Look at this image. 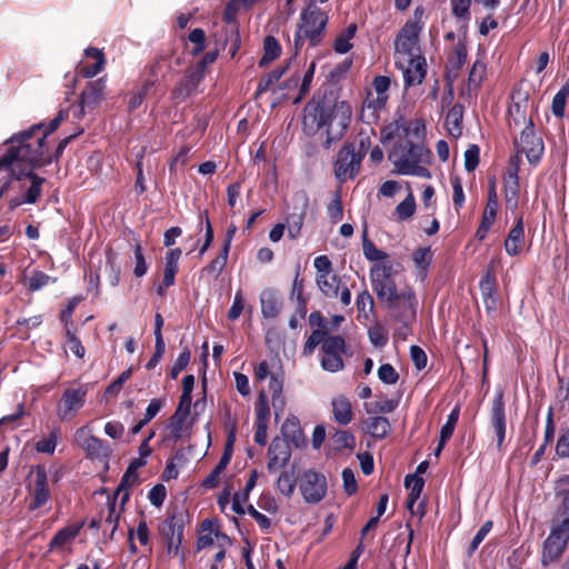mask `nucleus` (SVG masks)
I'll return each mask as SVG.
<instances>
[{
    "label": "nucleus",
    "mask_w": 569,
    "mask_h": 569,
    "mask_svg": "<svg viewBox=\"0 0 569 569\" xmlns=\"http://www.w3.org/2000/svg\"><path fill=\"white\" fill-rule=\"evenodd\" d=\"M361 158L352 147H345L337 156L335 174L340 181L353 179L360 168Z\"/></svg>",
    "instance_id": "nucleus-15"
},
{
    "label": "nucleus",
    "mask_w": 569,
    "mask_h": 569,
    "mask_svg": "<svg viewBox=\"0 0 569 569\" xmlns=\"http://www.w3.org/2000/svg\"><path fill=\"white\" fill-rule=\"evenodd\" d=\"M79 526H70L62 530H60L51 541V548L62 547L69 541H71L79 532Z\"/></svg>",
    "instance_id": "nucleus-47"
},
{
    "label": "nucleus",
    "mask_w": 569,
    "mask_h": 569,
    "mask_svg": "<svg viewBox=\"0 0 569 569\" xmlns=\"http://www.w3.org/2000/svg\"><path fill=\"white\" fill-rule=\"evenodd\" d=\"M261 315L266 320H273L281 310V300L279 295L271 289H264L260 293Z\"/></svg>",
    "instance_id": "nucleus-27"
},
{
    "label": "nucleus",
    "mask_w": 569,
    "mask_h": 569,
    "mask_svg": "<svg viewBox=\"0 0 569 569\" xmlns=\"http://www.w3.org/2000/svg\"><path fill=\"white\" fill-rule=\"evenodd\" d=\"M288 68L289 62L286 61L281 67L274 69L272 72L267 74L266 78L261 80L258 87V92L261 93L266 91L269 88V86L277 82L282 77V74L288 70Z\"/></svg>",
    "instance_id": "nucleus-52"
},
{
    "label": "nucleus",
    "mask_w": 569,
    "mask_h": 569,
    "mask_svg": "<svg viewBox=\"0 0 569 569\" xmlns=\"http://www.w3.org/2000/svg\"><path fill=\"white\" fill-rule=\"evenodd\" d=\"M182 251L180 248L168 250L164 257V270L162 283L158 287V293L163 295L164 290L174 283V277L178 272L179 260Z\"/></svg>",
    "instance_id": "nucleus-26"
},
{
    "label": "nucleus",
    "mask_w": 569,
    "mask_h": 569,
    "mask_svg": "<svg viewBox=\"0 0 569 569\" xmlns=\"http://www.w3.org/2000/svg\"><path fill=\"white\" fill-rule=\"evenodd\" d=\"M536 102L531 98V89L528 84L520 83L511 94L509 106L510 121L518 128L532 124L531 114Z\"/></svg>",
    "instance_id": "nucleus-8"
},
{
    "label": "nucleus",
    "mask_w": 569,
    "mask_h": 569,
    "mask_svg": "<svg viewBox=\"0 0 569 569\" xmlns=\"http://www.w3.org/2000/svg\"><path fill=\"white\" fill-rule=\"evenodd\" d=\"M520 166L519 154H515L509 159L507 172L505 174V200L508 208L511 210L518 207L519 196V180L518 171Z\"/></svg>",
    "instance_id": "nucleus-20"
},
{
    "label": "nucleus",
    "mask_w": 569,
    "mask_h": 569,
    "mask_svg": "<svg viewBox=\"0 0 569 569\" xmlns=\"http://www.w3.org/2000/svg\"><path fill=\"white\" fill-rule=\"evenodd\" d=\"M398 406V401L389 398H379L365 405L368 415L389 413Z\"/></svg>",
    "instance_id": "nucleus-37"
},
{
    "label": "nucleus",
    "mask_w": 569,
    "mask_h": 569,
    "mask_svg": "<svg viewBox=\"0 0 569 569\" xmlns=\"http://www.w3.org/2000/svg\"><path fill=\"white\" fill-rule=\"evenodd\" d=\"M416 268L425 273L432 260V252L429 247L419 248L412 256Z\"/></svg>",
    "instance_id": "nucleus-49"
},
{
    "label": "nucleus",
    "mask_w": 569,
    "mask_h": 569,
    "mask_svg": "<svg viewBox=\"0 0 569 569\" xmlns=\"http://www.w3.org/2000/svg\"><path fill=\"white\" fill-rule=\"evenodd\" d=\"M391 80L386 76H377L372 80L371 87L367 90L363 101V110H371L373 113L386 108L389 99V88Z\"/></svg>",
    "instance_id": "nucleus-12"
},
{
    "label": "nucleus",
    "mask_w": 569,
    "mask_h": 569,
    "mask_svg": "<svg viewBox=\"0 0 569 569\" xmlns=\"http://www.w3.org/2000/svg\"><path fill=\"white\" fill-rule=\"evenodd\" d=\"M569 98V81L566 82L555 94L551 103V112L553 116L561 118L565 113V107Z\"/></svg>",
    "instance_id": "nucleus-40"
},
{
    "label": "nucleus",
    "mask_w": 569,
    "mask_h": 569,
    "mask_svg": "<svg viewBox=\"0 0 569 569\" xmlns=\"http://www.w3.org/2000/svg\"><path fill=\"white\" fill-rule=\"evenodd\" d=\"M291 458L290 446L287 440L276 438L272 440L268 449V470L269 472H277L284 468Z\"/></svg>",
    "instance_id": "nucleus-22"
},
{
    "label": "nucleus",
    "mask_w": 569,
    "mask_h": 569,
    "mask_svg": "<svg viewBox=\"0 0 569 569\" xmlns=\"http://www.w3.org/2000/svg\"><path fill=\"white\" fill-rule=\"evenodd\" d=\"M485 77V66L482 63L476 62L472 66V69L469 73V87L477 88L480 86L482 79Z\"/></svg>",
    "instance_id": "nucleus-64"
},
{
    "label": "nucleus",
    "mask_w": 569,
    "mask_h": 569,
    "mask_svg": "<svg viewBox=\"0 0 569 569\" xmlns=\"http://www.w3.org/2000/svg\"><path fill=\"white\" fill-rule=\"evenodd\" d=\"M558 496L561 498V505L559 508L561 525H569V488L559 489Z\"/></svg>",
    "instance_id": "nucleus-59"
},
{
    "label": "nucleus",
    "mask_w": 569,
    "mask_h": 569,
    "mask_svg": "<svg viewBox=\"0 0 569 569\" xmlns=\"http://www.w3.org/2000/svg\"><path fill=\"white\" fill-rule=\"evenodd\" d=\"M352 109L346 101L309 102L303 111V128L308 133L323 129L328 141L342 137L351 120Z\"/></svg>",
    "instance_id": "nucleus-3"
},
{
    "label": "nucleus",
    "mask_w": 569,
    "mask_h": 569,
    "mask_svg": "<svg viewBox=\"0 0 569 569\" xmlns=\"http://www.w3.org/2000/svg\"><path fill=\"white\" fill-rule=\"evenodd\" d=\"M87 391L83 388L67 389L57 408V415L60 420L72 419L82 408Z\"/></svg>",
    "instance_id": "nucleus-16"
},
{
    "label": "nucleus",
    "mask_w": 569,
    "mask_h": 569,
    "mask_svg": "<svg viewBox=\"0 0 569 569\" xmlns=\"http://www.w3.org/2000/svg\"><path fill=\"white\" fill-rule=\"evenodd\" d=\"M190 361V352L188 350L182 351L174 363L171 367L170 376L174 379L178 375L188 366Z\"/></svg>",
    "instance_id": "nucleus-63"
},
{
    "label": "nucleus",
    "mask_w": 569,
    "mask_h": 569,
    "mask_svg": "<svg viewBox=\"0 0 569 569\" xmlns=\"http://www.w3.org/2000/svg\"><path fill=\"white\" fill-rule=\"evenodd\" d=\"M459 406H456L455 409L449 415L447 422L442 426L440 431V437L442 438V441H448L452 436L455 427L459 419Z\"/></svg>",
    "instance_id": "nucleus-55"
},
{
    "label": "nucleus",
    "mask_w": 569,
    "mask_h": 569,
    "mask_svg": "<svg viewBox=\"0 0 569 569\" xmlns=\"http://www.w3.org/2000/svg\"><path fill=\"white\" fill-rule=\"evenodd\" d=\"M59 440V432L58 430L51 431V433L48 437H43L39 439L34 443V449L37 452L46 453V455H53L57 448V443Z\"/></svg>",
    "instance_id": "nucleus-41"
},
{
    "label": "nucleus",
    "mask_w": 569,
    "mask_h": 569,
    "mask_svg": "<svg viewBox=\"0 0 569 569\" xmlns=\"http://www.w3.org/2000/svg\"><path fill=\"white\" fill-rule=\"evenodd\" d=\"M246 308V301L243 293L237 291L233 298V302L228 311V318L232 321L237 320Z\"/></svg>",
    "instance_id": "nucleus-57"
},
{
    "label": "nucleus",
    "mask_w": 569,
    "mask_h": 569,
    "mask_svg": "<svg viewBox=\"0 0 569 569\" xmlns=\"http://www.w3.org/2000/svg\"><path fill=\"white\" fill-rule=\"evenodd\" d=\"M331 405L333 417L338 423L348 425L352 420V408L347 397L337 396L332 399Z\"/></svg>",
    "instance_id": "nucleus-30"
},
{
    "label": "nucleus",
    "mask_w": 569,
    "mask_h": 569,
    "mask_svg": "<svg viewBox=\"0 0 569 569\" xmlns=\"http://www.w3.org/2000/svg\"><path fill=\"white\" fill-rule=\"evenodd\" d=\"M479 162V148L476 144L470 146L465 152V168L468 171L476 169Z\"/></svg>",
    "instance_id": "nucleus-62"
},
{
    "label": "nucleus",
    "mask_w": 569,
    "mask_h": 569,
    "mask_svg": "<svg viewBox=\"0 0 569 569\" xmlns=\"http://www.w3.org/2000/svg\"><path fill=\"white\" fill-rule=\"evenodd\" d=\"M426 134L425 122L421 119L405 121L395 120L381 130V143L390 148L388 159L395 167V172L401 176L430 178L427 169L431 152L421 143Z\"/></svg>",
    "instance_id": "nucleus-1"
},
{
    "label": "nucleus",
    "mask_w": 569,
    "mask_h": 569,
    "mask_svg": "<svg viewBox=\"0 0 569 569\" xmlns=\"http://www.w3.org/2000/svg\"><path fill=\"white\" fill-rule=\"evenodd\" d=\"M418 38H397L396 64L402 71L405 86L420 84L427 73L426 59L417 43Z\"/></svg>",
    "instance_id": "nucleus-5"
},
{
    "label": "nucleus",
    "mask_w": 569,
    "mask_h": 569,
    "mask_svg": "<svg viewBox=\"0 0 569 569\" xmlns=\"http://www.w3.org/2000/svg\"><path fill=\"white\" fill-rule=\"evenodd\" d=\"M295 472L283 471L280 473L277 480L278 490L286 497H291L296 488Z\"/></svg>",
    "instance_id": "nucleus-42"
},
{
    "label": "nucleus",
    "mask_w": 569,
    "mask_h": 569,
    "mask_svg": "<svg viewBox=\"0 0 569 569\" xmlns=\"http://www.w3.org/2000/svg\"><path fill=\"white\" fill-rule=\"evenodd\" d=\"M217 546L221 547H230V539L221 533L210 520H204L201 525V529L199 531L198 540H197V549H208L216 548Z\"/></svg>",
    "instance_id": "nucleus-21"
},
{
    "label": "nucleus",
    "mask_w": 569,
    "mask_h": 569,
    "mask_svg": "<svg viewBox=\"0 0 569 569\" xmlns=\"http://www.w3.org/2000/svg\"><path fill=\"white\" fill-rule=\"evenodd\" d=\"M517 148L519 152L526 154L529 162L537 163L540 160L543 153V143L541 138L536 134L532 124L521 128Z\"/></svg>",
    "instance_id": "nucleus-14"
},
{
    "label": "nucleus",
    "mask_w": 569,
    "mask_h": 569,
    "mask_svg": "<svg viewBox=\"0 0 569 569\" xmlns=\"http://www.w3.org/2000/svg\"><path fill=\"white\" fill-rule=\"evenodd\" d=\"M357 309L361 317L365 319H370V317L373 315V299L371 295L368 291H362L357 297Z\"/></svg>",
    "instance_id": "nucleus-44"
},
{
    "label": "nucleus",
    "mask_w": 569,
    "mask_h": 569,
    "mask_svg": "<svg viewBox=\"0 0 569 569\" xmlns=\"http://www.w3.org/2000/svg\"><path fill=\"white\" fill-rule=\"evenodd\" d=\"M416 211V201L415 197L411 192L407 196V198L400 202L395 210V214L397 220L405 221L413 216Z\"/></svg>",
    "instance_id": "nucleus-43"
},
{
    "label": "nucleus",
    "mask_w": 569,
    "mask_h": 569,
    "mask_svg": "<svg viewBox=\"0 0 569 569\" xmlns=\"http://www.w3.org/2000/svg\"><path fill=\"white\" fill-rule=\"evenodd\" d=\"M283 439L299 446L303 441L302 430L296 417H288L282 425Z\"/></svg>",
    "instance_id": "nucleus-33"
},
{
    "label": "nucleus",
    "mask_w": 569,
    "mask_h": 569,
    "mask_svg": "<svg viewBox=\"0 0 569 569\" xmlns=\"http://www.w3.org/2000/svg\"><path fill=\"white\" fill-rule=\"evenodd\" d=\"M63 119L64 113L59 112L48 128L40 123L14 134L8 141V151L0 160L14 161L18 163V168L29 170L49 162V160H43V142L47 136L53 132Z\"/></svg>",
    "instance_id": "nucleus-2"
},
{
    "label": "nucleus",
    "mask_w": 569,
    "mask_h": 569,
    "mask_svg": "<svg viewBox=\"0 0 569 569\" xmlns=\"http://www.w3.org/2000/svg\"><path fill=\"white\" fill-rule=\"evenodd\" d=\"M367 431L376 438H383L390 431V423L387 418L376 416L366 421Z\"/></svg>",
    "instance_id": "nucleus-35"
},
{
    "label": "nucleus",
    "mask_w": 569,
    "mask_h": 569,
    "mask_svg": "<svg viewBox=\"0 0 569 569\" xmlns=\"http://www.w3.org/2000/svg\"><path fill=\"white\" fill-rule=\"evenodd\" d=\"M331 441L336 449H352L355 447L356 440L355 437L348 432V431H337L332 438Z\"/></svg>",
    "instance_id": "nucleus-53"
},
{
    "label": "nucleus",
    "mask_w": 569,
    "mask_h": 569,
    "mask_svg": "<svg viewBox=\"0 0 569 569\" xmlns=\"http://www.w3.org/2000/svg\"><path fill=\"white\" fill-rule=\"evenodd\" d=\"M73 438L76 443L92 458H102L109 455L108 445L94 437L88 426L77 429Z\"/></svg>",
    "instance_id": "nucleus-17"
},
{
    "label": "nucleus",
    "mask_w": 569,
    "mask_h": 569,
    "mask_svg": "<svg viewBox=\"0 0 569 569\" xmlns=\"http://www.w3.org/2000/svg\"><path fill=\"white\" fill-rule=\"evenodd\" d=\"M229 249H230V239H228L224 242L221 253L216 259H213L211 261V263L204 270L210 273H213L214 277H218L227 263Z\"/></svg>",
    "instance_id": "nucleus-45"
},
{
    "label": "nucleus",
    "mask_w": 569,
    "mask_h": 569,
    "mask_svg": "<svg viewBox=\"0 0 569 569\" xmlns=\"http://www.w3.org/2000/svg\"><path fill=\"white\" fill-rule=\"evenodd\" d=\"M525 246V230L521 219L511 228L505 241V250L509 256L519 254Z\"/></svg>",
    "instance_id": "nucleus-28"
},
{
    "label": "nucleus",
    "mask_w": 569,
    "mask_h": 569,
    "mask_svg": "<svg viewBox=\"0 0 569 569\" xmlns=\"http://www.w3.org/2000/svg\"><path fill=\"white\" fill-rule=\"evenodd\" d=\"M316 269V284L321 293L329 299L339 298L343 306L351 303L350 290L341 284L340 278L333 273L331 261L327 256H319L313 260Z\"/></svg>",
    "instance_id": "nucleus-6"
},
{
    "label": "nucleus",
    "mask_w": 569,
    "mask_h": 569,
    "mask_svg": "<svg viewBox=\"0 0 569 569\" xmlns=\"http://www.w3.org/2000/svg\"><path fill=\"white\" fill-rule=\"evenodd\" d=\"M423 14V9L417 8L413 16L405 24L401 36H418L422 31Z\"/></svg>",
    "instance_id": "nucleus-39"
},
{
    "label": "nucleus",
    "mask_w": 569,
    "mask_h": 569,
    "mask_svg": "<svg viewBox=\"0 0 569 569\" xmlns=\"http://www.w3.org/2000/svg\"><path fill=\"white\" fill-rule=\"evenodd\" d=\"M462 108L453 106L446 117V127L448 132L453 137L461 134Z\"/></svg>",
    "instance_id": "nucleus-36"
},
{
    "label": "nucleus",
    "mask_w": 569,
    "mask_h": 569,
    "mask_svg": "<svg viewBox=\"0 0 569 569\" xmlns=\"http://www.w3.org/2000/svg\"><path fill=\"white\" fill-rule=\"evenodd\" d=\"M497 211H498V204H495L493 202L487 203V206L483 210L482 220H481V224L478 229V233H480L481 231H483V233H487V231L492 226V223L496 219Z\"/></svg>",
    "instance_id": "nucleus-54"
},
{
    "label": "nucleus",
    "mask_w": 569,
    "mask_h": 569,
    "mask_svg": "<svg viewBox=\"0 0 569 569\" xmlns=\"http://www.w3.org/2000/svg\"><path fill=\"white\" fill-rule=\"evenodd\" d=\"M362 249L365 257L370 261H379L387 258V253L379 250L366 236L363 237Z\"/></svg>",
    "instance_id": "nucleus-56"
},
{
    "label": "nucleus",
    "mask_w": 569,
    "mask_h": 569,
    "mask_svg": "<svg viewBox=\"0 0 569 569\" xmlns=\"http://www.w3.org/2000/svg\"><path fill=\"white\" fill-rule=\"evenodd\" d=\"M345 341L340 337H328L322 346L323 356L321 366L330 372H338L342 369L343 362L341 353L343 352Z\"/></svg>",
    "instance_id": "nucleus-18"
},
{
    "label": "nucleus",
    "mask_w": 569,
    "mask_h": 569,
    "mask_svg": "<svg viewBox=\"0 0 569 569\" xmlns=\"http://www.w3.org/2000/svg\"><path fill=\"white\" fill-rule=\"evenodd\" d=\"M51 281L54 282V279L39 270L33 271L30 276L24 274L22 279L23 284L31 291H38Z\"/></svg>",
    "instance_id": "nucleus-38"
},
{
    "label": "nucleus",
    "mask_w": 569,
    "mask_h": 569,
    "mask_svg": "<svg viewBox=\"0 0 569 569\" xmlns=\"http://www.w3.org/2000/svg\"><path fill=\"white\" fill-rule=\"evenodd\" d=\"M0 172L6 173L10 191L16 193L8 202L10 210H14L24 203L38 201L44 179L34 174L33 170L18 168V163L14 161L0 160Z\"/></svg>",
    "instance_id": "nucleus-4"
},
{
    "label": "nucleus",
    "mask_w": 569,
    "mask_h": 569,
    "mask_svg": "<svg viewBox=\"0 0 569 569\" xmlns=\"http://www.w3.org/2000/svg\"><path fill=\"white\" fill-rule=\"evenodd\" d=\"M395 300H391L389 302V307L400 309L403 311V313H410L411 316L415 315V309L417 306V300L415 297V292L411 288L405 287L398 291V293L395 297Z\"/></svg>",
    "instance_id": "nucleus-29"
},
{
    "label": "nucleus",
    "mask_w": 569,
    "mask_h": 569,
    "mask_svg": "<svg viewBox=\"0 0 569 569\" xmlns=\"http://www.w3.org/2000/svg\"><path fill=\"white\" fill-rule=\"evenodd\" d=\"M282 53V46L276 38H264L259 67L267 68Z\"/></svg>",
    "instance_id": "nucleus-31"
},
{
    "label": "nucleus",
    "mask_w": 569,
    "mask_h": 569,
    "mask_svg": "<svg viewBox=\"0 0 569 569\" xmlns=\"http://www.w3.org/2000/svg\"><path fill=\"white\" fill-rule=\"evenodd\" d=\"M378 377L382 382L388 385L396 383L399 378L395 368L389 363L380 366V368L378 369Z\"/></svg>",
    "instance_id": "nucleus-61"
},
{
    "label": "nucleus",
    "mask_w": 569,
    "mask_h": 569,
    "mask_svg": "<svg viewBox=\"0 0 569 569\" xmlns=\"http://www.w3.org/2000/svg\"><path fill=\"white\" fill-rule=\"evenodd\" d=\"M490 422L497 435V446L500 448L506 436L505 402L501 390L497 391L493 398Z\"/></svg>",
    "instance_id": "nucleus-25"
},
{
    "label": "nucleus",
    "mask_w": 569,
    "mask_h": 569,
    "mask_svg": "<svg viewBox=\"0 0 569 569\" xmlns=\"http://www.w3.org/2000/svg\"><path fill=\"white\" fill-rule=\"evenodd\" d=\"M104 433L113 440H122L124 436V426L118 420L107 421L104 425Z\"/></svg>",
    "instance_id": "nucleus-58"
},
{
    "label": "nucleus",
    "mask_w": 569,
    "mask_h": 569,
    "mask_svg": "<svg viewBox=\"0 0 569 569\" xmlns=\"http://www.w3.org/2000/svg\"><path fill=\"white\" fill-rule=\"evenodd\" d=\"M392 264L388 262H378L372 266L370 270V279L372 288L380 301L389 305L391 300H395L397 290L393 280L391 279Z\"/></svg>",
    "instance_id": "nucleus-10"
},
{
    "label": "nucleus",
    "mask_w": 569,
    "mask_h": 569,
    "mask_svg": "<svg viewBox=\"0 0 569 569\" xmlns=\"http://www.w3.org/2000/svg\"><path fill=\"white\" fill-rule=\"evenodd\" d=\"M299 489L307 503H318L327 495V479L312 469L306 470L300 476Z\"/></svg>",
    "instance_id": "nucleus-11"
},
{
    "label": "nucleus",
    "mask_w": 569,
    "mask_h": 569,
    "mask_svg": "<svg viewBox=\"0 0 569 569\" xmlns=\"http://www.w3.org/2000/svg\"><path fill=\"white\" fill-rule=\"evenodd\" d=\"M467 58V49L463 43H458L453 57L447 66V77L450 81L457 78L458 70L463 66Z\"/></svg>",
    "instance_id": "nucleus-34"
},
{
    "label": "nucleus",
    "mask_w": 569,
    "mask_h": 569,
    "mask_svg": "<svg viewBox=\"0 0 569 569\" xmlns=\"http://www.w3.org/2000/svg\"><path fill=\"white\" fill-rule=\"evenodd\" d=\"M342 482H343V489L348 496H352L358 490V485L356 481L355 473L351 469L346 468L342 470Z\"/></svg>",
    "instance_id": "nucleus-60"
},
{
    "label": "nucleus",
    "mask_w": 569,
    "mask_h": 569,
    "mask_svg": "<svg viewBox=\"0 0 569 569\" xmlns=\"http://www.w3.org/2000/svg\"><path fill=\"white\" fill-rule=\"evenodd\" d=\"M66 348L78 358H83L86 353L81 341L68 327L66 328Z\"/></svg>",
    "instance_id": "nucleus-51"
},
{
    "label": "nucleus",
    "mask_w": 569,
    "mask_h": 569,
    "mask_svg": "<svg viewBox=\"0 0 569 569\" xmlns=\"http://www.w3.org/2000/svg\"><path fill=\"white\" fill-rule=\"evenodd\" d=\"M292 212L291 216H301L305 218L308 207H309V197L305 191L296 192L292 197L291 201Z\"/></svg>",
    "instance_id": "nucleus-46"
},
{
    "label": "nucleus",
    "mask_w": 569,
    "mask_h": 569,
    "mask_svg": "<svg viewBox=\"0 0 569 569\" xmlns=\"http://www.w3.org/2000/svg\"><path fill=\"white\" fill-rule=\"evenodd\" d=\"M328 17L311 1L301 14L300 32L303 36H319L327 24Z\"/></svg>",
    "instance_id": "nucleus-19"
},
{
    "label": "nucleus",
    "mask_w": 569,
    "mask_h": 569,
    "mask_svg": "<svg viewBox=\"0 0 569 569\" xmlns=\"http://www.w3.org/2000/svg\"><path fill=\"white\" fill-rule=\"evenodd\" d=\"M270 417V409L268 405L267 395L261 391L256 402V423H268Z\"/></svg>",
    "instance_id": "nucleus-48"
},
{
    "label": "nucleus",
    "mask_w": 569,
    "mask_h": 569,
    "mask_svg": "<svg viewBox=\"0 0 569 569\" xmlns=\"http://www.w3.org/2000/svg\"><path fill=\"white\" fill-rule=\"evenodd\" d=\"M569 540V523H559L547 538L542 552V562L548 565L560 557Z\"/></svg>",
    "instance_id": "nucleus-13"
},
{
    "label": "nucleus",
    "mask_w": 569,
    "mask_h": 569,
    "mask_svg": "<svg viewBox=\"0 0 569 569\" xmlns=\"http://www.w3.org/2000/svg\"><path fill=\"white\" fill-rule=\"evenodd\" d=\"M106 60L101 50L88 48L84 50L83 58L78 64L79 74L84 78H92L104 67Z\"/></svg>",
    "instance_id": "nucleus-24"
},
{
    "label": "nucleus",
    "mask_w": 569,
    "mask_h": 569,
    "mask_svg": "<svg viewBox=\"0 0 569 569\" xmlns=\"http://www.w3.org/2000/svg\"><path fill=\"white\" fill-rule=\"evenodd\" d=\"M138 480V473L134 472L133 468H128L126 473L123 475L121 482L117 489V495L123 493L121 497V502L124 503V501L128 499L129 493L126 490L127 487L133 486Z\"/></svg>",
    "instance_id": "nucleus-50"
},
{
    "label": "nucleus",
    "mask_w": 569,
    "mask_h": 569,
    "mask_svg": "<svg viewBox=\"0 0 569 569\" xmlns=\"http://www.w3.org/2000/svg\"><path fill=\"white\" fill-rule=\"evenodd\" d=\"M187 416L174 413L167 426V438L173 442L188 435Z\"/></svg>",
    "instance_id": "nucleus-32"
},
{
    "label": "nucleus",
    "mask_w": 569,
    "mask_h": 569,
    "mask_svg": "<svg viewBox=\"0 0 569 569\" xmlns=\"http://www.w3.org/2000/svg\"><path fill=\"white\" fill-rule=\"evenodd\" d=\"M104 78L89 81L81 92L79 103L71 106L67 111H62L64 118L71 113L74 119H82L88 110H92L100 104L104 98Z\"/></svg>",
    "instance_id": "nucleus-9"
},
{
    "label": "nucleus",
    "mask_w": 569,
    "mask_h": 569,
    "mask_svg": "<svg viewBox=\"0 0 569 569\" xmlns=\"http://www.w3.org/2000/svg\"><path fill=\"white\" fill-rule=\"evenodd\" d=\"M217 49L209 51L203 59L199 61L197 69L190 71L181 84L176 89L174 93L180 97H186L192 93L202 78V70L204 66L214 61L217 57Z\"/></svg>",
    "instance_id": "nucleus-23"
},
{
    "label": "nucleus",
    "mask_w": 569,
    "mask_h": 569,
    "mask_svg": "<svg viewBox=\"0 0 569 569\" xmlns=\"http://www.w3.org/2000/svg\"><path fill=\"white\" fill-rule=\"evenodd\" d=\"M28 509L33 511L44 507L51 498L47 470L43 466L32 467L27 478Z\"/></svg>",
    "instance_id": "nucleus-7"
}]
</instances>
